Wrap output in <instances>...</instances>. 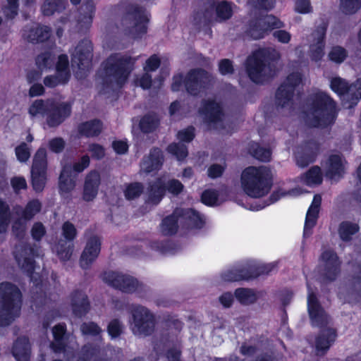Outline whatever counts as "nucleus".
I'll use <instances>...</instances> for the list:
<instances>
[{
  "label": "nucleus",
  "mask_w": 361,
  "mask_h": 361,
  "mask_svg": "<svg viewBox=\"0 0 361 361\" xmlns=\"http://www.w3.org/2000/svg\"><path fill=\"white\" fill-rule=\"evenodd\" d=\"M240 188L247 196L259 198L269 193L272 185L271 170L265 166H248L240 176Z\"/></svg>",
  "instance_id": "obj_1"
},
{
  "label": "nucleus",
  "mask_w": 361,
  "mask_h": 361,
  "mask_svg": "<svg viewBox=\"0 0 361 361\" xmlns=\"http://www.w3.org/2000/svg\"><path fill=\"white\" fill-rule=\"evenodd\" d=\"M336 116L334 101L323 92L312 94L307 102L305 122L310 126L322 127L331 123Z\"/></svg>",
  "instance_id": "obj_2"
},
{
  "label": "nucleus",
  "mask_w": 361,
  "mask_h": 361,
  "mask_svg": "<svg viewBox=\"0 0 361 361\" xmlns=\"http://www.w3.org/2000/svg\"><path fill=\"white\" fill-rule=\"evenodd\" d=\"M21 307V293L10 283H0V326L10 324L18 316Z\"/></svg>",
  "instance_id": "obj_3"
},
{
  "label": "nucleus",
  "mask_w": 361,
  "mask_h": 361,
  "mask_svg": "<svg viewBox=\"0 0 361 361\" xmlns=\"http://www.w3.org/2000/svg\"><path fill=\"white\" fill-rule=\"evenodd\" d=\"M279 58V52L272 48L256 51L247 61V71L250 79L256 83H261L267 80L272 75V71L267 63Z\"/></svg>",
  "instance_id": "obj_4"
},
{
  "label": "nucleus",
  "mask_w": 361,
  "mask_h": 361,
  "mask_svg": "<svg viewBox=\"0 0 361 361\" xmlns=\"http://www.w3.org/2000/svg\"><path fill=\"white\" fill-rule=\"evenodd\" d=\"M135 61V58L121 54L111 55L106 60L104 65L106 80L112 87H120L126 82Z\"/></svg>",
  "instance_id": "obj_5"
},
{
  "label": "nucleus",
  "mask_w": 361,
  "mask_h": 361,
  "mask_svg": "<svg viewBox=\"0 0 361 361\" xmlns=\"http://www.w3.org/2000/svg\"><path fill=\"white\" fill-rule=\"evenodd\" d=\"M178 222L190 228H200L203 221L200 214L192 209H177L173 215L164 219L161 229L164 235L176 232Z\"/></svg>",
  "instance_id": "obj_6"
},
{
  "label": "nucleus",
  "mask_w": 361,
  "mask_h": 361,
  "mask_svg": "<svg viewBox=\"0 0 361 361\" xmlns=\"http://www.w3.org/2000/svg\"><path fill=\"white\" fill-rule=\"evenodd\" d=\"M212 82V78L208 73L202 70L192 71L188 73L183 79L182 75H177L173 78L172 90L178 91L183 86L192 95H196L207 88Z\"/></svg>",
  "instance_id": "obj_7"
},
{
  "label": "nucleus",
  "mask_w": 361,
  "mask_h": 361,
  "mask_svg": "<svg viewBox=\"0 0 361 361\" xmlns=\"http://www.w3.org/2000/svg\"><path fill=\"white\" fill-rule=\"evenodd\" d=\"M132 319L130 328L137 336H146L154 329L155 319L154 314L145 307L136 305L131 310Z\"/></svg>",
  "instance_id": "obj_8"
},
{
  "label": "nucleus",
  "mask_w": 361,
  "mask_h": 361,
  "mask_svg": "<svg viewBox=\"0 0 361 361\" xmlns=\"http://www.w3.org/2000/svg\"><path fill=\"white\" fill-rule=\"evenodd\" d=\"M331 90L342 97L347 108L355 105L361 99V79L348 85L347 82L339 77L332 78L330 82Z\"/></svg>",
  "instance_id": "obj_9"
},
{
  "label": "nucleus",
  "mask_w": 361,
  "mask_h": 361,
  "mask_svg": "<svg viewBox=\"0 0 361 361\" xmlns=\"http://www.w3.org/2000/svg\"><path fill=\"white\" fill-rule=\"evenodd\" d=\"M200 114L209 128L221 129L224 128L225 116L222 106L215 99H208L202 104Z\"/></svg>",
  "instance_id": "obj_10"
},
{
  "label": "nucleus",
  "mask_w": 361,
  "mask_h": 361,
  "mask_svg": "<svg viewBox=\"0 0 361 361\" xmlns=\"http://www.w3.org/2000/svg\"><path fill=\"white\" fill-rule=\"evenodd\" d=\"M47 171V152L40 148L35 153L31 169L32 185L36 192H41L44 189L46 181Z\"/></svg>",
  "instance_id": "obj_11"
},
{
  "label": "nucleus",
  "mask_w": 361,
  "mask_h": 361,
  "mask_svg": "<svg viewBox=\"0 0 361 361\" xmlns=\"http://www.w3.org/2000/svg\"><path fill=\"white\" fill-rule=\"evenodd\" d=\"M165 185L162 179H159L150 185L147 191V201L153 204H158L164 196L166 187L169 192L174 195L180 193L183 188L182 183L177 180H171Z\"/></svg>",
  "instance_id": "obj_12"
},
{
  "label": "nucleus",
  "mask_w": 361,
  "mask_h": 361,
  "mask_svg": "<svg viewBox=\"0 0 361 361\" xmlns=\"http://www.w3.org/2000/svg\"><path fill=\"white\" fill-rule=\"evenodd\" d=\"M51 100V105L49 106V110L46 116V124L49 127H57L61 124L71 114V106L68 102Z\"/></svg>",
  "instance_id": "obj_13"
},
{
  "label": "nucleus",
  "mask_w": 361,
  "mask_h": 361,
  "mask_svg": "<svg viewBox=\"0 0 361 361\" xmlns=\"http://www.w3.org/2000/svg\"><path fill=\"white\" fill-rule=\"evenodd\" d=\"M56 72L54 75L47 76L44 83L47 87H54L68 82L70 78L68 68V60L66 55L62 54L59 56L56 63Z\"/></svg>",
  "instance_id": "obj_14"
},
{
  "label": "nucleus",
  "mask_w": 361,
  "mask_h": 361,
  "mask_svg": "<svg viewBox=\"0 0 361 361\" xmlns=\"http://www.w3.org/2000/svg\"><path fill=\"white\" fill-rule=\"evenodd\" d=\"M105 280L112 286L126 293L137 291L140 288V284L135 279L118 273H109Z\"/></svg>",
  "instance_id": "obj_15"
},
{
  "label": "nucleus",
  "mask_w": 361,
  "mask_h": 361,
  "mask_svg": "<svg viewBox=\"0 0 361 361\" xmlns=\"http://www.w3.org/2000/svg\"><path fill=\"white\" fill-rule=\"evenodd\" d=\"M345 160L338 154H332L323 164L326 176L337 180L343 176L345 171Z\"/></svg>",
  "instance_id": "obj_16"
},
{
  "label": "nucleus",
  "mask_w": 361,
  "mask_h": 361,
  "mask_svg": "<svg viewBox=\"0 0 361 361\" xmlns=\"http://www.w3.org/2000/svg\"><path fill=\"white\" fill-rule=\"evenodd\" d=\"M41 209V203L38 200H32L27 203L25 209L21 211L16 209L18 215H21V219L16 221L13 224V231L19 235L25 230L26 221L30 220Z\"/></svg>",
  "instance_id": "obj_17"
},
{
  "label": "nucleus",
  "mask_w": 361,
  "mask_h": 361,
  "mask_svg": "<svg viewBox=\"0 0 361 361\" xmlns=\"http://www.w3.org/2000/svg\"><path fill=\"white\" fill-rule=\"evenodd\" d=\"M101 249V239L97 235L91 236L87 241L80 259V267L88 269L99 256Z\"/></svg>",
  "instance_id": "obj_18"
},
{
  "label": "nucleus",
  "mask_w": 361,
  "mask_h": 361,
  "mask_svg": "<svg viewBox=\"0 0 361 361\" xmlns=\"http://www.w3.org/2000/svg\"><path fill=\"white\" fill-rule=\"evenodd\" d=\"M92 44L85 40L80 43L72 54V66L76 64L82 71L88 67L92 59Z\"/></svg>",
  "instance_id": "obj_19"
},
{
  "label": "nucleus",
  "mask_w": 361,
  "mask_h": 361,
  "mask_svg": "<svg viewBox=\"0 0 361 361\" xmlns=\"http://www.w3.org/2000/svg\"><path fill=\"white\" fill-rule=\"evenodd\" d=\"M302 80L300 73H294L288 75L286 82L281 85L276 93V99L279 104L284 106L292 98L293 87L300 84Z\"/></svg>",
  "instance_id": "obj_20"
},
{
  "label": "nucleus",
  "mask_w": 361,
  "mask_h": 361,
  "mask_svg": "<svg viewBox=\"0 0 361 361\" xmlns=\"http://www.w3.org/2000/svg\"><path fill=\"white\" fill-rule=\"evenodd\" d=\"M282 23L273 16H267L259 19L250 30V34L254 39L264 37L267 31L282 27Z\"/></svg>",
  "instance_id": "obj_21"
},
{
  "label": "nucleus",
  "mask_w": 361,
  "mask_h": 361,
  "mask_svg": "<svg viewBox=\"0 0 361 361\" xmlns=\"http://www.w3.org/2000/svg\"><path fill=\"white\" fill-rule=\"evenodd\" d=\"M308 312L313 325L319 326L327 321L324 310L319 305L317 298L308 287L307 295Z\"/></svg>",
  "instance_id": "obj_22"
},
{
  "label": "nucleus",
  "mask_w": 361,
  "mask_h": 361,
  "mask_svg": "<svg viewBox=\"0 0 361 361\" xmlns=\"http://www.w3.org/2000/svg\"><path fill=\"white\" fill-rule=\"evenodd\" d=\"M125 20H131L133 24L132 32L136 35L144 34L147 31V15L138 7H131L127 13Z\"/></svg>",
  "instance_id": "obj_23"
},
{
  "label": "nucleus",
  "mask_w": 361,
  "mask_h": 361,
  "mask_svg": "<svg viewBox=\"0 0 361 361\" xmlns=\"http://www.w3.org/2000/svg\"><path fill=\"white\" fill-rule=\"evenodd\" d=\"M100 184V176L97 171H90L84 183L82 199L86 202L93 201L97 195Z\"/></svg>",
  "instance_id": "obj_24"
},
{
  "label": "nucleus",
  "mask_w": 361,
  "mask_h": 361,
  "mask_svg": "<svg viewBox=\"0 0 361 361\" xmlns=\"http://www.w3.org/2000/svg\"><path fill=\"white\" fill-rule=\"evenodd\" d=\"M325 32L326 29L322 26L312 34L310 39V57L314 61H319L324 56Z\"/></svg>",
  "instance_id": "obj_25"
},
{
  "label": "nucleus",
  "mask_w": 361,
  "mask_h": 361,
  "mask_svg": "<svg viewBox=\"0 0 361 361\" xmlns=\"http://www.w3.org/2000/svg\"><path fill=\"white\" fill-rule=\"evenodd\" d=\"M322 202V197L319 195H314L312 202L310 206L305 218L304 226V235H309L312 228L315 226Z\"/></svg>",
  "instance_id": "obj_26"
},
{
  "label": "nucleus",
  "mask_w": 361,
  "mask_h": 361,
  "mask_svg": "<svg viewBox=\"0 0 361 361\" xmlns=\"http://www.w3.org/2000/svg\"><path fill=\"white\" fill-rule=\"evenodd\" d=\"M94 11V5L92 1L82 4L77 20V27L79 31L86 30L90 27Z\"/></svg>",
  "instance_id": "obj_27"
},
{
  "label": "nucleus",
  "mask_w": 361,
  "mask_h": 361,
  "mask_svg": "<svg viewBox=\"0 0 361 361\" xmlns=\"http://www.w3.org/2000/svg\"><path fill=\"white\" fill-rule=\"evenodd\" d=\"M59 192L61 195L67 198L75 187V178L71 174V169L65 166L59 177Z\"/></svg>",
  "instance_id": "obj_28"
},
{
  "label": "nucleus",
  "mask_w": 361,
  "mask_h": 361,
  "mask_svg": "<svg viewBox=\"0 0 361 361\" xmlns=\"http://www.w3.org/2000/svg\"><path fill=\"white\" fill-rule=\"evenodd\" d=\"M51 105L50 99L47 100L35 99L32 101L27 108V114L32 121L39 120L47 116L49 106Z\"/></svg>",
  "instance_id": "obj_29"
},
{
  "label": "nucleus",
  "mask_w": 361,
  "mask_h": 361,
  "mask_svg": "<svg viewBox=\"0 0 361 361\" xmlns=\"http://www.w3.org/2000/svg\"><path fill=\"white\" fill-rule=\"evenodd\" d=\"M162 164L161 152L159 149H154L149 155L144 159L141 164L140 172L149 173L158 170Z\"/></svg>",
  "instance_id": "obj_30"
},
{
  "label": "nucleus",
  "mask_w": 361,
  "mask_h": 361,
  "mask_svg": "<svg viewBox=\"0 0 361 361\" xmlns=\"http://www.w3.org/2000/svg\"><path fill=\"white\" fill-rule=\"evenodd\" d=\"M321 265L324 268L329 279H333L338 271L339 262L337 256L332 251L328 250L322 253Z\"/></svg>",
  "instance_id": "obj_31"
},
{
  "label": "nucleus",
  "mask_w": 361,
  "mask_h": 361,
  "mask_svg": "<svg viewBox=\"0 0 361 361\" xmlns=\"http://www.w3.org/2000/svg\"><path fill=\"white\" fill-rule=\"evenodd\" d=\"M50 29L47 26L37 25L26 27L23 31V37L32 42H42L49 37Z\"/></svg>",
  "instance_id": "obj_32"
},
{
  "label": "nucleus",
  "mask_w": 361,
  "mask_h": 361,
  "mask_svg": "<svg viewBox=\"0 0 361 361\" xmlns=\"http://www.w3.org/2000/svg\"><path fill=\"white\" fill-rule=\"evenodd\" d=\"M13 355L17 361H29L30 346L27 338H20L15 342Z\"/></svg>",
  "instance_id": "obj_33"
},
{
  "label": "nucleus",
  "mask_w": 361,
  "mask_h": 361,
  "mask_svg": "<svg viewBox=\"0 0 361 361\" xmlns=\"http://www.w3.org/2000/svg\"><path fill=\"white\" fill-rule=\"evenodd\" d=\"M73 312L78 316L85 314L89 310V302L87 296L82 291L73 293L71 298Z\"/></svg>",
  "instance_id": "obj_34"
},
{
  "label": "nucleus",
  "mask_w": 361,
  "mask_h": 361,
  "mask_svg": "<svg viewBox=\"0 0 361 361\" xmlns=\"http://www.w3.org/2000/svg\"><path fill=\"white\" fill-rule=\"evenodd\" d=\"M102 130V124L98 120H92L80 124L78 133L83 136L93 137L99 135Z\"/></svg>",
  "instance_id": "obj_35"
},
{
  "label": "nucleus",
  "mask_w": 361,
  "mask_h": 361,
  "mask_svg": "<svg viewBox=\"0 0 361 361\" xmlns=\"http://www.w3.org/2000/svg\"><path fill=\"white\" fill-rule=\"evenodd\" d=\"M66 5V0H45L41 9L44 15L51 16L65 9Z\"/></svg>",
  "instance_id": "obj_36"
},
{
  "label": "nucleus",
  "mask_w": 361,
  "mask_h": 361,
  "mask_svg": "<svg viewBox=\"0 0 361 361\" xmlns=\"http://www.w3.org/2000/svg\"><path fill=\"white\" fill-rule=\"evenodd\" d=\"M302 183L312 186L319 185L322 182V173L319 166H313L301 178Z\"/></svg>",
  "instance_id": "obj_37"
},
{
  "label": "nucleus",
  "mask_w": 361,
  "mask_h": 361,
  "mask_svg": "<svg viewBox=\"0 0 361 361\" xmlns=\"http://www.w3.org/2000/svg\"><path fill=\"white\" fill-rule=\"evenodd\" d=\"M30 255L31 250H25L20 254L16 256L18 265L28 274H31L35 269L34 262Z\"/></svg>",
  "instance_id": "obj_38"
},
{
  "label": "nucleus",
  "mask_w": 361,
  "mask_h": 361,
  "mask_svg": "<svg viewBox=\"0 0 361 361\" xmlns=\"http://www.w3.org/2000/svg\"><path fill=\"white\" fill-rule=\"evenodd\" d=\"M53 250L61 261H68L72 256L73 245L66 241L61 240L54 246Z\"/></svg>",
  "instance_id": "obj_39"
},
{
  "label": "nucleus",
  "mask_w": 361,
  "mask_h": 361,
  "mask_svg": "<svg viewBox=\"0 0 361 361\" xmlns=\"http://www.w3.org/2000/svg\"><path fill=\"white\" fill-rule=\"evenodd\" d=\"M236 298L243 304H251L255 302L258 295L251 289L238 288L235 291Z\"/></svg>",
  "instance_id": "obj_40"
},
{
  "label": "nucleus",
  "mask_w": 361,
  "mask_h": 361,
  "mask_svg": "<svg viewBox=\"0 0 361 361\" xmlns=\"http://www.w3.org/2000/svg\"><path fill=\"white\" fill-rule=\"evenodd\" d=\"M235 9V5L226 1H220L216 8L217 17L221 20H227L231 17Z\"/></svg>",
  "instance_id": "obj_41"
},
{
  "label": "nucleus",
  "mask_w": 361,
  "mask_h": 361,
  "mask_svg": "<svg viewBox=\"0 0 361 361\" xmlns=\"http://www.w3.org/2000/svg\"><path fill=\"white\" fill-rule=\"evenodd\" d=\"M358 226L349 221H344L340 224L338 233L343 240L348 241L350 240L351 235L358 231Z\"/></svg>",
  "instance_id": "obj_42"
},
{
  "label": "nucleus",
  "mask_w": 361,
  "mask_h": 361,
  "mask_svg": "<svg viewBox=\"0 0 361 361\" xmlns=\"http://www.w3.org/2000/svg\"><path fill=\"white\" fill-rule=\"evenodd\" d=\"M336 337V334L333 330H329L327 332V338L324 336H320L317 338L316 342V348L317 352L323 353L326 350L332 342H334Z\"/></svg>",
  "instance_id": "obj_43"
},
{
  "label": "nucleus",
  "mask_w": 361,
  "mask_h": 361,
  "mask_svg": "<svg viewBox=\"0 0 361 361\" xmlns=\"http://www.w3.org/2000/svg\"><path fill=\"white\" fill-rule=\"evenodd\" d=\"M65 333V326L62 324L56 325L53 329V335L54 337V342L51 344L54 351L59 352L63 349V344L62 342L63 336Z\"/></svg>",
  "instance_id": "obj_44"
},
{
  "label": "nucleus",
  "mask_w": 361,
  "mask_h": 361,
  "mask_svg": "<svg viewBox=\"0 0 361 361\" xmlns=\"http://www.w3.org/2000/svg\"><path fill=\"white\" fill-rule=\"evenodd\" d=\"M223 279L227 281H239L241 279H247L250 276L243 269L238 267L233 268L223 274Z\"/></svg>",
  "instance_id": "obj_45"
},
{
  "label": "nucleus",
  "mask_w": 361,
  "mask_h": 361,
  "mask_svg": "<svg viewBox=\"0 0 361 361\" xmlns=\"http://www.w3.org/2000/svg\"><path fill=\"white\" fill-rule=\"evenodd\" d=\"M2 11L8 19H13L18 13V0H6Z\"/></svg>",
  "instance_id": "obj_46"
},
{
  "label": "nucleus",
  "mask_w": 361,
  "mask_h": 361,
  "mask_svg": "<svg viewBox=\"0 0 361 361\" xmlns=\"http://www.w3.org/2000/svg\"><path fill=\"white\" fill-rule=\"evenodd\" d=\"M10 218L8 205L0 200V235L6 231Z\"/></svg>",
  "instance_id": "obj_47"
},
{
  "label": "nucleus",
  "mask_w": 361,
  "mask_h": 361,
  "mask_svg": "<svg viewBox=\"0 0 361 361\" xmlns=\"http://www.w3.org/2000/svg\"><path fill=\"white\" fill-rule=\"evenodd\" d=\"M159 121L155 116L147 115L144 116L140 123V126L143 132L147 133L154 130L158 125Z\"/></svg>",
  "instance_id": "obj_48"
},
{
  "label": "nucleus",
  "mask_w": 361,
  "mask_h": 361,
  "mask_svg": "<svg viewBox=\"0 0 361 361\" xmlns=\"http://www.w3.org/2000/svg\"><path fill=\"white\" fill-rule=\"evenodd\" d=\"M16 157L21 163H25L30 157V148L28 145L22 142L15 148Z\"/></svg>",
  "instance_id": "obj_49"
},
{
  "label": "nucleus",
  "mask_w": 361,
  "mask_h": 361,
  "mask_svg": "<svg viewBox=\"0 0 361 361\" xmlns=\"http://www.w3.org/2000/svg\"><path fill=\"white\" fill-rule=\"evenodd\" d=\"M202 201L204 204L209 206L219 204L222 200H220L216 191L214 190H207L202 195Z\"/></svg>",
  "instance_id": "obj_50"
},
{
  "label": "nucleus",
  "mask_w": 361,
  "mask_h": 361,
  "mask_svg": "<svg viewBox=\"0 0 361 361\" xmlns=\"http://www.w3.org/2000/svg\"><path fill=\"white\" fill-rule=\"evenodd\" d=\"M346 56L347 52L345 49L341 47H334L329 53V59L338 63L343 62Z\"/></svg>",
  "instance_id": "obj_51"
},
{
  "label": "nucleus",
  "mask_w": 361,
  "mask_h": 361,
  "mask_svg": "<svg viewBox=\"0 0 361 361\" xmlns=\"http://www.w3.org/2000/svg\"><path fill=\"white\" fill-rule=\"evenodd\" d=\"M361 7V0H341V8L345 13L352 14Z\"/></svg>",
  "instance_id": "obj_52"
},
{
  "label": "nucleus",
  "mask_w": 361,
  "mask_h": 361,
  "mask_svg": "<svg viewBox=\"0 0 361 361\" xmlns=\"http://www.w3.org/2000/svg\"><path fill=\"white\" fill-rule=\"evenodd\" d=\"M168 151L179 160L184 159L188 155L187 149L183 144H172L168 147Z\"/></svg>",
  "instance_id": "obj_53"
},
{
  "label": "nucleus",
  "mask_w": 361,
  "mask_h": 361,
  "mask_svg": "<svg viewBox=\"0 0 361 361\" xmlns=\"http://www.w3.org/2000/svg\"><path fill=\"white\" fill-rule=\"evenodd\" d=\"M134 83L144 90L149 89L152 85V76L149 73L145 71L142 75L136 76Z\"/></svg>",
  "instance_id": "obj_54"
},
{
  "label": "nucleus",
  "mask_w": 361,
  "mask_h": 361,
  "mask_svg": "<svg viewBox=\"0 0 361 361\" xmlns=\"http://www.w3.org/2000/svg\"><path fill=\"white\" fill-rule=\"evenodd\" d=\"M54 58L50 53H44L37 56V65L41 69L49 68L52 66Z\"/></svg>",
  "instance_id": "obj_55"
},
{
  "label": "nucleus",
  "mask_w": 361,
  "mask_h": 361,
  "mask_svg": "<svg viewBox=\"0 0 361 361\" xmlns=\"http://www.w3.org/2000/svg\"><path fill=\"white\" fill-rule=\"evenodd\" d=\"M76 229L73 224L67 221L62 226V235L67 240H73L76 236Z\"/></svg>",
  "instance_id": "obj_56"
},
{
  "label": "nucleus",
  "mask_w": 361,
  "mask_h": 361,
  "mask_svg": "<svg viewBox=\"0 0 361 361\" xmlns=\"http://www.w3.org/2000/svg\"><path fill=\"white\" fill-rule=\"evenodd\" d=\"M142 191V186L139 183H133L127 187L125 190V195L128 200L138 197Z\"/></svg>",
  "instance_id": "obj_57"
},
{
  "label": "nucleus",
  "mask_w": 361,
  "mask_h": 361,
  "mask_svg": "<svg viewBox=\"0 0 361 361\" xmlns=\"http://www.w3.org/2000/svg\"><path fill=\"white\" fill-rule=\"evenodd\" d=\"M160 65V59L157 55H152L145 62L144 71L149 73L156 71Z\"/></svg>",
  "instance_id": "obj_58"
},
{
  "label": "nucleus",
  "mask_w": 361,
  "mask_h": 361,
  "mask_svg": "<svg viewBox=\"0 0 361 361\" xmlns=\"http://www.w3.org/2000/svg\"><path fill=\"white\" fill-rule=\"evenodd\" d=\"M81 331L85 335L96 336L102 331L101 329L94 323H85L81 326Z\"/></svg>",
  "instance_id": "obj_59"
},
{
  "label": "nucleus",
  "mask_w": 361,
  "mask_h": 361,
  "mask_svg": "<svg viewBox=\"0 0 361 361\" xmlns=\"http://www.w3.org/2000/svg\"><path fill=\"white\" fill-rule=\"evenodd\" d=\"M302 193V191L300 189L295 188L290 191H285L284 190L280 189L275 192L272 195V198L274 201L279 200L281 197H296Z\"/></svg>",
  "instance_id": "obj_60"
},
{
  "label": "nucleus",
  "mask_w": 361,
  "mask_h": 361,
  "mask_svg": "<svg viewBox=\"0 0 361 361\" xmlns=\"http://www.w3.org/2000/svg\"><path fill=\"white\" fill-rule=\"evenodd\" d=\"M295 10L300 13L306 14L312 11L309 0H295Z\"/></svg>",
  "instance_id": "obj_61"
},
{
  "label": "nucleus",
  "mask_w": 361,
  "mask_h": 361,
  "mask_svg": "<svg viewBox=\"0 0 361 361\" xmlns=\"http://www.w3.org/2000/svg\"><path fill=\"white\" fill-rule=\"evenodd\" d=\"M194 128L192 127L187 128L178 133L177 137L182 142H190L195 137Z\"/></svg>",
  "instance_id": "obj_62"
},
{
  "label": "nucleus",
  "mask_w": 361,
  "mask_h": 361,
  "mask_svg": "<svg viewBox=\"0 0 361 361\" xmlns=\"http://www.w3.org/2000/svg\"><path fill=\"white\" fill-rule=\"evenodd\" d=\"M225 167V164H212L209 167L207 174L212 178H218L222 175Z\"/></svg>",
  "instance_id": "obj_63"
},
{
  "label": "nucleus",
  "mask_w": 361,
  "mask_h": 361,
  "mask_svg": "<svg viewBox=\"0 0 361 361\" xmlns=\"http://www.w3.org/2000/svg\"><path fill=\"white\" fill-rule=\"evenodd\" d=\"M46 233V230L42 224L35 223L31 230L32 238L36 240H39Z\"/></svg>",
  "instance_id": "obj_64"
}]
</instances>
